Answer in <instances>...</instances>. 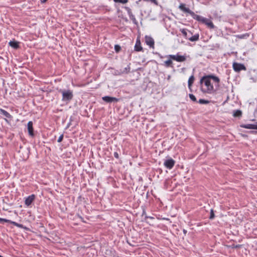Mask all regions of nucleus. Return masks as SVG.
Segmentation results:
<instances>
[{
    "label": "nucleus",
    "instance_id": "obj_1",
    "mask_svg": "<svg viewBox=\"0 0 257 257\" xmlns=\"http://www.w3.org/2000/svg\"><path fill=\"white\" fill-rule=\"evenodd\" d=\"M212 81L214 82L215 87L219 86L220 79L216 76L208 75L204 76L201 78L200 80L201 90L203 93L212 94L215 92V89Z\"/></svg>",
    "mask_w": 257,
    "mask_h": 257
},
{
    "label": "nucleus",
    "instance_id": "obj_2",
    "mask_svg": "<svg viewBox=\"0 0 257 257\" xmlns=\"http://www.w3.org/2000/svg\"><path fill=\"white\" fill-rule=\"evenodd\" d=\"M179 9L182 12L190 14L194 20L205 24L209 28L213 29L215 28L213 23L210 20L196 15L195 13L191 11L189 8H186L185 4H181L179 6Z\"/></svg>",
    "mask_w": 257,
    "mask_h": 257
},
{
    "label": "nucleus",
    "instance_id": "obj_3",
    "mask_svg": "<svg viewBox=\"0 0 257 257\" xmlns=\"http://www.w3.org/2000/svg\"><path fill=\"white\" fill-rule=\"evenodd\" d=\"M62 95V101L68 103L71 100L73 97V91L70 89H63L59 91Z\"/></svg>",
    "mask_w": 257,
    "mask_h": 257
},
{
    "label": "nucleus",
    "instance_id": "obj_4",
    "mask_svg": "<svg viewBox=\"0 0 257 257\" xmlns=\"http://www.w3.org/2000/svg\"><path fill=\"white\" fill-rule=\"evenodd\" d=\"M168 57L174 60L180 62H184L186 59L185 56L179 55L178 54L176 55H169Z\"/></svg>",
    "mask_w": 257,
    "mask_h": 257
},
{
    "label": "nucleus",
    "instance_id": "obj_5",
    "mask_svg": "<svg viewBox=\"0 0 257 257\" xmlns=\"http://www.w3.org/2000/svg\"><path fill=\"white\" fill-rule=\"evenodd\" d=\"M232 67L233 70L236 72H239L241 70H245L246 68L245 66L241 63H238L237 62H234L232 64Z\"/></svg>",
    "mask_w": 257,
    "mask_h": 257
},
{
    "label": "nucleus",
    "instance_id": "obj_6",
    "mask_svg": "<svg viewBox=\"0 0 257 257\" xmlns=\"http://www.w3.org/2000/svg\"><path fill=\"white\" fill-rule=\"evenodd\" d=\"M175 163V161L173 159L169 158L165 160L164 165L166 168L170 170L173 168Z\"/></svg>",
    "mask_w": 257,
    "mask_h": 257
},
{
    "label": "nucleus",
    "instance_id": "obj_7",
    "mask_svg": "<svg viewBox=\"0 0 257 257\" xmlns=\"http://www.w3.org/2000/svg\"><path fill=\"white\" fill-rule=\"evenodd\" d=\"M102 99L107 103L117 102L119 101L118 98L109 96H104L102 97Z\"/></svg>",
    "mask_w": 257,
    "mask_h": 257
},
{
    "label": "nucleus",
    "instance_id": "obj_8",
    "mask_svg": "<svg viewBox=\"0 0 257 257\" xmlns=\"http://www.w3.org/2000/svg\"><path fill=\"white\" fill-rule=\"evenodd\" d=\"M145 42L150 48H154L155 42L152 37L151 36H146Z\"/></svg>",
    "mask_w": 257,
    "mask_h": 257
},
{
    "label": "nucleus",
    "instance_id": "obj_9",
    "mask_svg": "<svg viewBox=\"0 0 257 257\" xmlns=\"http://www.w3.org/2000/svg\"><path fill=\"white\" fill-rule=\"evenodd\" d=\"M35 199V195L32 194L25 198V204L26 206H30Z\"/></svg>",
    "mask_w": 257,
    "mask_h": 257
},
{
    "label": "nucleus",
    "instance_id": "obj_10",
    "mask_svg": "<svg viewBox=\"0 0 257 257\" xmlns=\"http://www.w3.org/2000/svg\"><path fill=\"white\" fill-rule=\"evenodd\" d=\"M240 127L244 128L257 130V123L256 124H242Z\"/></svg>",
    "mask_w": 257,
    "mask_h": 257
},
{
    "label": "nucleus",
    "instance_id": "obj_11",
    "mask_svg": "<svg viewBox=\"0 0 257 257\" xmlns=\"http://www.w3.org/2000/svg\"><path fill=\"white\" fill-rule=\"evenodd\" d=\"M33 125V123L32 121H29L27 124L29 134L31 136H34Z\"/></svg>",
    "mask_w": 257,
    "mask_h": 257
},
{
    "label": "nucleus",
    "instance_id": "obj_12",
    "mask_svg": "<svg viewBox=\"0 0 257 257\" xmlns=\"http://www.w3.org/2000/svg\"><path fill=\"white\" fill-rule=\"evenodd\" d=\"M0 114H3L6 118L12 119L13 117L6 110L0 108Z\"/></svg>",
    "mask_w": 257,
    "mask_h": 257
},
{
    "label": "nucleus",
    "instance_id": "obj_13",
    "mask_svg": "<svg viewBox=\"0 0 257 257\" xmlns=\"http://www.w3.org/2000/svg\"><path fill=\"white\" fill-rule=\"evenodd\" d=\"M143 49L141 46V43L139 40H137L136 44L135 45V50L137 52L142 51Z\"/></svg>",
    "mask_w": 257,
    "mask_h": 257
},
{
    "label": "nucleus",
    "instance_id": "obj_14",
    "mask_svg": "<svg viewBox=\"0 0 257 257\" xmlns=\"http://www.w3.org/2000/svg\"><path fill=\"white\" fill-rule=\"evenodd\" d=\"M194 81V77L193 75L190 76L189 78L188 81V86L189 89L191 90V87L192 85V84L193 83Z\"/></svg>",
    "mask_w": 257,
    "mask_h": 257
},
{
    "label": "nucleus",
    "instance_id": "obj_15",
    "mask_svg": "<svg viewBox=\"0 0 257 257\" xmlns=\"http://www.w3.org/2000/svg\"><path fill=\"white\" fill-rule=\"evenodd\" d=\"M11 224H13L15 226L18 227H19V228H23L26 230H29V228L26 226H24L23 224H19L15 221H12L11 222Z\"/></svg>",
    "mask_w": 257,
    "mask_h": 257
},
{
    "label": "nucleus",
    "instance_id": "obj_16",
    "mask_svg": "<svg viewBox=\"0 0 257 257\" xmlns=\"http://www.w3.org/2000/svg\"><path fill=\"white\" fill-rule=\"evenodd\" d=\"M199 34H196L192 37H189L188 40L191 42H195L199 40Z\"/></svg>",
    "mask_w": 257,
    "mask_h": 257
},
{
    "label": "nucleus",
    "instance_id": "obj_17",
    "mask_svg": "<svg viewBox=\"0 0 257 257\" xmlns=\"http://www.w3.org/2000/svg\"><path fill=\"white\" fill-rule=\"evenodd\" d=\"M9 44L10 46L15 49H17L19 47L18 43L15 41H11L9 43Z\"/></svg>",
    "mask_w": 257,
    "mask_h": 257
},
{
    "label": "nucleus",
    "instance_id": "obj_18",
    "mask_svg": "<svg viewBox=\"0 0 257 257\" xmlns=\"http://www.w3.org/2000/svg\"><path fill=\"white\" fill-rule=\"evenodd\" d=\"M242 115V112L239 109L233 111V115L234 117H240Z\"/></svg>",
    "mask_w": 257,
    "mask_h": 257
},
{
    "label": "nucleus",
    "instance_id": "obj_19",
    "mask_svg": "<svg viewBox=\"0 0 257 257\" xmlns=\"http://www.w3.org/2000/svg\"><path fill=\"white\" fill-rule=\"evenodd\" d=\"M181 32L182 34L183 35L184 37L186 39H188L189 38V36L188 35V31L186 29H183L181 30Z\"/></svg>",
    "mask_w": 257,
    "mask_h": 257
},
{
    "label": "nucleus",
    "instance_id": "obj_20",
    "mask_svg": "<svg viewBox=\"0 0 257 257\" xmlns=\"http://www.w3.org/2000/svg\"><path fill=\"white\" fill-rule=\"evenodd\" d=\"M164 63H165V65L166 67H173V66H172V61L171 60L169 59V60H167L166 61H165L164 62Z\"/></svg>",
    "mask_w": 257,
    "mask_h": 257
},
{
    "label": "nucleus",
    "instance_id": "obj_21",
    "mask_svg": "<svg viewBox=\"0 0 257 257\" xmlns=\"http://www.w3.org/2000/svg\"><path fill=\"white\" fill-rule=\"evenodd\" d=\"M129 18L130 19V20H131L133 23L135 24H137V21L135 17V16L133 14V13L131 15H130L129 16Z\"/></svg>",
    "mask_w": 257,
    "mask_h": 257
},
{
    "label": "nucleus",
    "instance_id": "obj_22",
    "mask_svg": "<svg viewBox=\"0 0 257 257\" xmlns=\"http://www.w3.org/2000/svg\"><path fill=\"white\" fill-rule=\"evenodd\" d=\"M198 102L201 104H206L209 103V101L203 99H200Z\"/></svg>",
    "mask_w": 257,
    "mask_h": 257
},
{
    "label": "nucleus",
    "instance_id": "obj_23",
    "mask_svg": "<svg viewBox=\"0 0 257 257\" xmlns=\"http://www.w3.org/2000/svg\"><path fill=\"white\" fill-rule=\"evenodd\" d=\"M11 222H12V220H11L5 219V218H0V223H1L3 224L4 222H7V223H9L11 224Z\"/></svg>",
    "mask_w": 257,
    "mask_h": 257
},
{
    "label": "nucleus",
    "instance_id": "obj_24",
    "mask_svg": "<svg viewBox=\"0 0 257 257\" xmlns=\"http://www.w3.org/2000/svg\"><path fill=\"white\" fill-rule=\"evenodd\" d=\"M189 97L192 101H193L194 102L197 101V99H196L195 96L193 94H189Z\"/></svg>",
    "mask_w": 257,
    "mask_h": 257
},
{
    "label": "nucleus",
    "instance_id": "obj_25",
    "mask_svg": "<svg viewBox=\"0 0 257 257\" xmlns=\"http://www.w3.org/2000/svg\"><path fill=\"white\" fill-rule=\"evenodd\" d=\"M214 217H215V215H214V213L213 212V210L211 209L210 210V216L209 218L210 219L212 220L213 219H214Z\"/></svg>",
    "mask_w": 257,
    "mask_h": 257
},
{
    "label": "nucleus",
    "instance_id": "obj_26",
    "mask_svg": "<svg viewBox=\"0 0 257 257\" xmlns=\"http://www.w3.org/2000/svg\"><path fill=\"white\" fill-rule=\"evenodd\" d=\"M124 9L126 11L128 16L132 14V10L129 7H124Z\"/></svg>",
    "mask_w": 257,
    "mask_h": 257
},
{
    "label": "nucleus",
    "instance_id": "obj_27",
    "mask_svg": "<svg viewBox=\"0 0 257 257\" xmlns=\"http://www.w3.org/2000/svg\"><path fill=\"white\" fill-rule=\"evenodd\" d=\"M115 3H120L121 4H126L128 2V0H113Z\"/></svg>",
    "mask_w": 257,
    "mask_h": 257
},
{
    "label": "nucleus",
    "instance_id": "obj_28",
    "mask_svg": "<svg viewBox=\"0 0 257 257\" xmlns=\"http://www.w3.org/2000/svg\"><path fill=\"white\" fill-rule=\"evenodd\" d=\"M114 49L116 52H118L120 50V47L118 45H116L114 46Z\"/></svg>",
    "mask_w": 257,
    "mask_h": 257
},
{
    "label": "nucleus",
    "instance_id": "obj_29",
    "mask_svg": "<svg viewBox=\"0 0 257 257\" xmlns=\"http://www.w3.org/2000/svg\"><path fill=\"white\" fill-rule=\"evenodd\" d=\"M130 69H131V68H130V66L128 65L126 67H125L124 68V70H123V72L127 73L130 72Z\"/></svg>",
    "mask_w": 257,
    "mask_h": 257
},
{
    "label": "nucleus",
    "instance_id": "obj_30",
    "mask_svg": "<svg viewBox=\"0 0 257 257\" xmlns=\"http://www.w3.org/2000/svg\"><path fill=\"white\" fill-rule=\"evenodd\" d=\"M63 139V134H62V135H61L59 136V138H58V140H57V142H58V143H60V142H61L62 141Z\"/></svg>",
    "mask_w": 257,
    "mask_h": 257
},
{
    "label": "nucleus",
    "instance_id": "obj_31",
    "mask_svg": "<svg viewBox=\"0 0 257 257\" xmlns=\"http://www.w3.org/2000/svg\"><path fill=\"white\" fill-rule=\"evenodd\" d=\"M246 36L248 37V35H247V34L240 35H238V37L240 39H243V38H245Z\"/></svg>",
    "mask_w": 257,
    "mask_h": 257
},
{
    "label": "nucleus",
    "instance_id": "obj_32",
    "mask_svg": "<svg viewBox=\"0 0 257 257\" xmlns=\"http://www.w3.org/2000/svg\"><path fill=\"white\" fill-rule=\"evenodd\" d=\"M114 157L116 158V159H118L119 158V155H118V154L117 153V152H114Z\"/></svg>",
    "mask_w": 257,
    "mask_h": 257
},
{
    "label": "nucleus",
    "instance_id": "obj_33",
    "mask_svg": "<svg viewBox=\"0 0 257 257\" xmlns=\"http://www.w3.org/2000/svg\"><path fill=\"white\" fill-rule=\"evenodd\" d=\"M240 246H241V245H240V244H238V245L233 244V245H232V248H238V247H239Z\"/></svg>",
    "mask_w": 257,
    "mask_h": 257
},
{
    "label": "nucleus",
    "instance_id": "obj_34",
    "mask_svg": "<svg viewBox=\"0 0 257 257\" xmlns=\"http://www.w3.org/2000/svg\"><path fill=\"white\" fill-rule=\"evenodd\" d=\"M144 1H146V2H151L153 3H156L157 2L156 0H144Z\"/></svg>",
    "mask_w": 257,
    "mask_h": 257
},
{
    "label": "nucleus",
    "instance_id": "obj_35",
    "mask_svg": "<svg viewBox=\"0 0 257 257\" xmlns=\"http://www.w3.org/2000/svg\"><path fill=\"white\" fill-rule=\"evenodd\" d=\"M143 215H145V217L146 219V218H148L149 216L147 215V214H146V213L145 211H144L143 212Z\"/></svg>",
    "mask_w": 257,
    "mask_h": 257
},
{
    "label": "nucleus",
    "instance_id": "obj_36",
    "mask_svg": "<svg viewBox=\"0 0 257 257\" xmlns=\"http://www.w3.org/2000/svg\"><path fill=\"white\" fill-rule=\"evenodd\" d=\"M47 0H41L42 3H45Z\"/></svg>",
    "mask_w": 257,
    "mask_h": 257
},
{
    "label": "nucleus",
    "instance_id": "obj_37",
    "mask_svg": "<svg viewBox=\"0 0 257 257\" xmlns=\"http://www.w3.org/2000/svg\"><path fill=\"white\" fill-rule=\"evenodd\" d=\"M79 217L81 219V220L82 221H83V218L81 216H79Z\"/></svg>",
    "mask_w": 257,
    "mask_h": 257
},
{
    "label": "nucleus",
    "instance_id": "obj_38",
    "mask_svg": "<svg viewBox=\"0 0 257 257\" xmlns=\"http://www.w3.org/2000/svg\"><path fill=\"white\" fill-rule=\"evenodd\" d=\"M148 218H150V219H154V218L153 217H152V216H149Z\"/></svg>",
    "mask_w": 257,
    "mask_h": 257
},
{
    "label": "nucleus",
    "instance_id": "obj_39",
    "mask_svg": "<svg viewBox=\"0 0 257 257\" xmlns=\"http://www.w3.org/2000/svg\"><path fill=\"white\" fill-rule=\"evenodd\" d=\"M184 231V233H186V230H184V231Z\"/></svg>",
    "mask_w": 257,
    "mask_h": 257
},
{
    "label": "nucleus",
    "instance_id": "obj_40",
    "mask_svg": "<svg viewBox=\"0 0 257 257\" xmlns=\"http://www.w3.org/2000/svg\"><path fill=\"white\" fill-rule=\"evenodd\" d=\"M188 32L191 34V33L190 31H188Z\"/></svg>",
    "mask_w": 257,
    "mask_h": 257
}]
</instances>
